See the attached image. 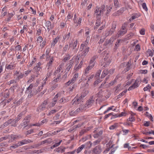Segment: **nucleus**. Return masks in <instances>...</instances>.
I'll list each match as a JSON object with an SVG mask.
<instances>
[{"label": "nucleus", "mask_w": 154, "mask_h": 154, "mask_svg": "<svg viewBox=\"0 0 154 154\" xmlns=\"http://www.w3.org/2000/svg\"><path fill=\"white\" fill-rule=\"evenodd\" d=\"M82 100V97H79L78 94H77L72 101V105H75L80 103L83 102Z\"/></svg>", "instance_id": "f257e3e1"}, {"label": "nucleus", "mask_w": 154, "mask_h": 154, "mask_svg": "<svg viewBox=\"0 0 154 154\" xmlns=\"http://www.w3.org/2000/svg\"><path fill=\"white\" fill-rule=\"evenodd\" d=\"M78 73H75L72 79L69 80L68 82H67L66 83V85H69L71 83H74L76 80V79L78 78Z\"/></svg>", "instance_id": "f03ea898"}, {"label": "nucleus", "mask_w": 154, "mask_h": 154, "mask_svg": "<svg viewBox=\"0 0 154 154\" xmlns=\"http://www.w3.org/2000/svg\"><path fill=\"white\" fill-rule=\"evenodd\" d=\"M26 94H27V97L30 98L32 97L33 95L36 94H37V92H35L34 89L32 91L26 90Z\"/></svg>", "instance_id": "7ed1b4c3"}, {"label": "nucleus", "mask_w": 154, "mask_h": 154, "mask_svg": "<svg viewBox=\"0 0 154 154\" xmlns=\"http://www.w3.org/2000/svg\"><path fill=\"white\" fill-rule=\"evenodd\" d=\"M30 119V116H29L26 117L23 121V122L21 123V125H24L25 127L26 126L29 122Z\"/></svg>", "instance_id": "20e7f679"}, {"label": "nucleus", "mask_w": 154, "mask_h": 154, "mask_svg": "<svg viewBox=\"0 0 154 154\" xmlns=\"http://www.w3.org/2000/svg\"><path fill=\"white\" fill-rule=\"evenodd\" d=\"M102 151L101 147L100 146H96L93 149L92 152L93 154H99Z\"/></svg>", "instance_id": "39448f33"}, {"label": "nucleus", "mask_w": 154, "mask_h": 154, "mask_svg": "<svg viewBox=\"0 0 154 154\" xmlns=\"http://www.w3.org/2000/svg\"><path fill=\"white\" fill-rule=\"evenodd\" d=\"M139 81L138 80H136L134 84L129 88H128V90L131 91L132 89H134L138 87L139 86Z\"/></svg>", "instance_id": "423d86ee"}, {"label": "nucleus", "mask_w": 154, "mask_h": 154, "mask_svg": "<svg viewBox=\"0 0 154 154\" xmlns=\"http://www.w3.org/2000/svg\"><path fill=\"white\" fill-rule=\"evenodd\" d=\"M101 140L100 139H98L94 141L93 143H91L90 141H88L87 142V143L90 144V145L89 146H88V148H90L92 145L93 146H95L99 144L101 141Z\"/></svg>", "instance_id": "0eeeda50"}, {"label": "nucleus", "mask_w": 154, "mask_h": 154, "mask_svg": "<svg viewBox=\"0 0 154 154\" xmlns=\"http://www.w3.org/2000/svg\"><path fill=\"white\" fill-rule=\"evenodd\" d=\"M32 142V141L31 140H22L21 141H20L19 142H18V145H19L20 146L23 145L25 144Z\"/></svg>", "instance_id": "6e6552de"}, {"label": "nucleus", "mask_w": 154, "mask_h": 154, "mask_svg": "<svg viewBox=\"0 0 154 154\" xmlns=\"http://www.w3.org/2000/svg\"><path fill=\"white\" fill-rule=\"evenodd\" d=\"M109 54H107L106 55V56L104 58V60L106 62V64L105 65H103V67H105L106 65H108L109 64L110 62V59H108Z\"/></svg>", "instance_id": "1a4fd4ad"}, {"label": "nucleus", "mask_w": 154, "mask_h": 154, "mask_svg": "<svg viewBox=\"0 0 154 154\" xmlns=\"http://www.w3.org/2000/svg\"><path fill=\"white\" fill-rule=\"evenodd\" d=\"M93 96H92L91 97L90 99H89L87 102L86 105L88 107L91 106L94 103V100H93Z\"/></svg>", "instance_id": "9d476101"}, {"label": "nucleus", "mask_w": 154, "mask_h": 154, "mask_svg": "<svg viewBox=\"0 0 154 154\" xmlns=\"http://www.w3.org/2000/svg\"><path fill=\"white\" fill-rule=\"evenodd\" d=\"M25 112H23L20 113L17 116V117L14 119V122H17L19 120H20L22 118V116L24 114Z\"/></svg>", "instance_id": "9b49d317"}, {"label": "nucleus", "mask_w": 154, "mask_h": 154, "mask_svg": "<svg viewBox=\"0 0 154 154\" xmlns=\"http://www.w3.org/2000/svg\"><path fill=\"white\" fill-rule=\"evenodd\" d=\"M109 72L107 69H104L102 72L100 78L102 79L105 77L107 75L109 74Z\"/></svg>", "instance_id": "f8f14e48"}, {"label": "nucleus", "mask_w": 154, "mask_h": 154, "mask_svg": "<svg viewBox=\"0 0 154 154\" xmlns=\"http://www.w3.org/2000/svg\"><path fill=\"white\" fill-rule=\"evenodd\" d=\"M112 39L110 38V39L108 40H106L104 42V45L105 46H107L108 45L112 46V45L113 42V41H112Z\"/></svg>", "instance_id": "ddd939ff"}, {"label": "nucleus", "mask_w": 154, "mask_h": 154, "mask_svg": "<svg viewBox=\"0 0 154 154\" xmlns=\"http://www.w3.org/2000/svg\"><path fill=\"white\" fill-rule=\"evenodd\" d=\"M14 119H10L5 122L3 125L4 127H6L9 124L12 123V121H14Z\"/></svg>", "instance_id": "4468645a"}, {"label": "nucleus", "mask_w": 154, "mask_h": 154, "mask_svg": "<svg viewBox=\"0 0 154 154\" xmlns=\"http://www.w3.org/2000/svg\"><path fill=\"white\" fill-rule=\"evenodd\" d=\"M59 39V37L57 36L53 40V41L51 43V45L52 47L54 46L55 45V44L58 42Z\"/></svg>", "instance_id": "2eb2a0df"}, {"label": "nucleus", "mask_w": 154, "mask_h": 154, "mask_svg": "<svg viewBox=\"0 0 154 154\" xmlns=\"http://www.w3.org/2000/svg\"><path fill=\"white\" fill-rule=\"evenodd\" d=\"M122 65H126L127 66V67L126 68L125 71H128L130 68V63H129V62H128L127 63H124L122 64Z\"/></svg>", "instance_id": "dca6fc26"}, {"label": "nucleus", "mask_w": 154, "mask_h": 154, "mask_svg": "<svg viewBox=\"0 0 154 154\" xmlns=\"http://www.w3.org/2000/svg\"><path fill=\"white\" fill-rule=\"evenodd\" d=\"M72 64L73 61L71 60L70 61L69 63L68 64H67V66L66 69V70H67L68 71H69L72 67Z\"/></svg>", "instance_id": "f3484780"}, {"label": "nucleus", "mask_w": 154, "mask_h": 154, "mask_svg": "<svg viewBox=\"0 0 154 154\" xmlns=\"http://www.w3.org/2000/svg\"><path fill=\"white\" fill-rule=\"evenodd\" d=\"M46 26L47 27V29L49 31L52 29L51 23L50 21H48L46 23Z\"/></svg>", "instance_id": "a211bd4d"}, {"label": "nucleus", "mask_w": 154, "mask_h": 154, "mask_svg": "<svg viewBox=\"0 0 154 154\" xmlns=\"http://www.w3.org/2000/svg\"><path fill=\"white\" fill-rule=\"evenodd\" d=\"M47 104V102L46 100H45L43 103L42 105L39 106V109L42 110H43L45 107V105Z\"/></svg>", "instance_id": "6ab92c4d"}, {"label": "nucleus", "mask_w": 154, "mask_h": 154, "mask_svg": "<svg viewBox=\"0 0 154 154\" xmlns=\"http://www.w3.org/2000/svg\"><path fill=\"white\" fill-rule=\"evenodd\" d=\"M89 47L86 48L85 49L82 53L81 56H85L86 55L89 51Z\"/></svg>", "instance_id": "aec40b11"}, {"label": "nucleus", "mask_w": 154, "mask_h": 154, "mask_svg": "<svg viewBox=\"0 0 154 154\" xmlns=\"http://www.w3.org/2000/svg\"><path fill=\"white\" fill-rule=\"evenodd\" d=\"M65 148L62 149L61 147H58L55 150V151L58 152L63 153L65 152Z\"/></svg>", "instance_id": "412c9836"}, {"label": "nucleus", "mask_w": 154, "mask_h": 154, "mask_svg": "<svg viewBox=\"0 0 154 154\" xmlns=\"http://www.w3.org/2000/svg\"><path fill=\"white\" fill-rule=\"evenodd\" d=\"M95 14L98 16H100L102 14H103L100 11V8H96L95 11Z\"/></svg>", "instance_id": "4be33fe9"}, {"label": "nucleus", "mask_w": 154, "mask_h": 154, "mask_svg": "<svg viewBox=\"0 0 154 154\" xmlns=\"http://www.w3.org/2000/svg\"><path fill=\"white\" fill-rule=\"evenodd\" d=\"M51 72H48L47 73L46 78L44 79V84H45L46 83V81H47V80H48V78L50 77V76H51Z\"/></svg>", "instance_id": "5701e85b"}, {"label": "nucleus", "mask_w": 154, "mask_h": 154, "mask_svg": "<svg viewBox=\"0 0 154 154\" xmlns=\"http://www.w3.org/2000/svg\"><path fill=\"white\" fill-rule=\"evenodd\" d=\"M88 93V91L84 90L81 94V96L80 97H82V98L83 99V98L85 97Z\"/></svg>", "instance_id": "b1692460"}, {"label": "nucleus", "mask_w": 154, "mask_h": 154, "mask_svg": "<svg viewBox=\"0 0 154 154\" xmlns=\"http://www.w3.org/2000/svg\"><path fill=\"white\" fill-rule=\"evenodd\" d=\"M127 32V30H121L118 33V36L120 37L121 35H122L125 34Z\"/></svg>", "instance_id": "393cba45"}, {"label": "nucleus", "mask_w": 154, "mask_h": 154, "mask_svg": "<svg viewBox=\"0 0 154 154\" xmlns=\"http://www.w3.org/2000/svg\"><path fill=\"white\" fill-rule=\"evenodd\" d=\"M70 36V32H69L67 34L64 35L63 37V40L65 41L66 39L68 40Z\"/></svg>", "instance_id": "a878e982"}, {"label": "nucleus", "mask_w": 154, "mask_h": 154, "mask_svg": "<svg viewBox=\"0 0 154 154\" xmlns=\"http://www.w3.org/2000/svg\"><path fill=\"white\" fill-rule=\"evenodd\" d=\"M41 63H38L37 65L34 67V69H35L36 72L39 71L40 69V66Z\"/></svg>", "instance_id": "bb28decb"}, {"label": "nucleus", "mask_w": 154, "mask_h": 154, "mask_svg": "<svg viewBox=\"0 0 154 154\" xmlns=\"http://www.w3.org/2000/svg\"><path fill=\"white\" fill-rule=\"evenodd\" d=\"M54 59L53 57L50 58L49 60V61L48 63L47 66H48V69H49L50 66H51L53 62L54 61Z\"/></svg>", "instance_id": "cd10ccee"}, {"label": "nucleus", "mask_w": 154, "mask_h": 154, "mask_svg": "<svg viewBox=\"0 0 154 154\" xmlns=\"http://www.w3.org/2000/svg\"><path fill=\"white\" fill-rule=\"evenodd\" d=\"M85 146V145L83 144L81 146H79L78 149L76 150V152L77 153H79L84 148Z\"/></svg>", "instance_id": "c85d7f7f"}, {"label": "nucleus", "mask_w": 154, "mask_h": 154, "mask_svg": "<svg viewBox=\"0 0 154 154\" xmlns=\"http://www.w3.org/2000/svg\"><path fill=\"white\" fill-rule=\"evenodd\" d=\"M128 24L126 23H124L122 25V27L121 29V30H127L126 28Z\"/></svg>", "instance_id": "c756f323"}, {"label": "nucleus", "mask_w": 154, "mask_h": 154, "mask_svg": "<svg viewBox=\"0 0 154 154\" xmlns=\"http://www.w3.org/2000/svg\"><path fill=\"white\" fill-rule=\"evenodd\" d=\"M62 65H60L57 68V69L55 71V73H58L60 72L61 70L62 69Z\"/></svg>", "instance_id": "7c9ffc66"}, {"label": "nucleus", "mask_w": 154, "mask_h": 154, "mask_svg": "<svg viewBox=\"0 0 154 154\" xmlns=\"http://www.w3.org/2000/svg\"><path fill=\"white\" fill-rule=\"evenodd\" d=\"M35 76L34 75H32L31 76V78L28 80L27 82L30 83L35 79Z\"/></svg>", "instance_id": "2f4dec72"}, {"label": "nucleus", "mask_w": 154, "mask_h": 154, "mask_svg": "<svg viewBox=\"0 0 154 154\" xmlns=\"http://www.w3.org/2000/svg\"><path fill=\"white\" fill-rule=\"evenodd\" d=\"M58 85L56 83L54 84L53 86L51 87L50 89L51 91H52L56 88L58 87Z\"/></svg>", "instance_id": "473e14b6"}, {"label": "nucleus", "mask_w": 154, "mask_h": 154, "mask_svg": "<svg viewBox=\"0 0 154 154\" xmlns=\"http://www.w3.org/2000/svg\"><path fill=\"white\" fill-rule=\"evenodd\" d=\"M82 64H83V62L82 61H81L78 66H76V65H75V69L77 70L79 68H81V66H82Z\"/></svg>", "instance_id": "72a5a7b5"}, {"label": "nucleus", "mask_w": 154, "mask_h": 154, "mask_svg": "<svg viewBox=\"0 0 154 154\" xmlns=\"http://www.w3.org/2000/svg\"><path fill=\"white\" fill-rule=\"evenodd\" d=\"M45 84H44V83H43L42 84V85L40 87H39L37 90H35V89L34 90L35 92H37V93L38 92H40L43 88V85H45Z\"/></svg>", "instance_id": "f704fd0d"}, {"label": "nucleus", "mask_w": 154, "mask_h": 154, "mask_svg": "<svg viewBox=\"0 0 154 154\" xmlns=\"http://www.w3.org/2000/svg\"><path fill=\"white\" fill-rule=\"evenodd\" d=\"M134 35V34L130 32V33L128 34L127 35V38L128 39H130Z\"/></svg>", "instance_id": "c9c22d12"}, {"label": "nucleus", "mask_w": 154, "mask_h": 154, "mask_svg": "<svg viewBox=\"0 0 154 154\" xmlns=\"http://www.w3.org/2000/svg\"><path fill=\"white\" fill-rule=\"evenodd\" d=\"M101 72V70H98L95 74V76L97 77V78L99 77L100 74Z\"/></svg>", "instance_id": "e433bc0d"}, {"label": "nucleus", "mask_w": 154, "mask_h": 154, "mask_svg": "<svg viewBox=\"0 0 154 154\" xmlns=\"http://www.w3.org/2000/svg\"><path fill=\"white\" fill-rule=\"evenodd\" d=\"M105 6L104 5H103L101 6L100 8V11L102 13H103V12L105 11Z\"/></svg>", "instance_id": "4c0bfd02"}, {"label": "nucleus", "mask_w": 154, "mask_h": 154, "mask_svg": "<svg viewBox=\"0 0 154 154\" xmlns=\"http://www.w3.org/2000/svg\"><path fill=\"white\" fill-rule=\"evenodd\" d=\"M111 32V31H110V30H109V31H108V30L106 31V33H105V36H107L108 35H111L112 34V33Z\"/></svg>", "instance_id": "58836bf2"}, {"label": "nucleus", "mask_w": 154, "mask_h": 154, "mask_svg": "<svg viewBox=\"0 0 154 154\" xmlns=\"http://www.w3.org/2000/svg\"><path fill=\"white\" fill-rule=\"evenodd\" d=\"M91 69L90 67L89 66L88 67L85 69L84 75H86L88 73V71Z\"/></svg>", "instance_id": "ea45409f"}, {"label": "nucleus", "mask_w": 154, "mask_h": 154, "mask_svg": "<svg viewBox=\"0 0 154 154\" xmlns=\"http://www.w3.org/2000/svg\"><path fill=\"white\" fill-rule=\"evenodd\" d=\"M60 76L61 75L60 74H58L57 76V78L53 81L52 83L53 84L55 82H57L59 80V78L60 77Z\"/></svg>", "instance_id": "a19ab883"}, {"label": "nucleus", "mask_w": 154, "mask_h": 154, "mask_svg": "<svg viewBox=\"0 0 154 154\" xmlns=\"http://www.w3.org/2000/svg\"><path fill=\"white\" fill-rule=\"evenodd\" d=\"M77 44L78 42L77 40L75 41L73 43V49H74L75 48L77 45Z\"/></svg>", "instance_id": "79ce46f5"}, {"label": "nucleus", "mask_w": 154, "mask_h": 154, "mask_svg": "<svg viewBox=\"0 0 154 154\" xmlns=\"http://www.w3.org/2000/svg\"><path fill=\"white\" fill-rule=\"evenodd\" d=\"M45 143H47V144H49L51 143L52 141V140L51 138H49L45 140Z\"/></svg>", "instance_id": "37998d69"}, {"label": "nucleus", "mask_w": 154, "mask_h": 154, "mask_svg": "<svg viewBox=\"0 0 154 154\" xmlns=\"http://www.w3.org/2000/svg\"><path fill=\"white\" fill-rule=\"evenodd\" d=\"M124 148H128V149H130L131 147V146H129V144L128 143H126L124 145Z\"/></svg>", "instance_id": "c03bdc74"}, {"label": "nucleus", "mask_w": 154, "mask_h": 154, "mask_svg": "<svg viewBox=\"0 0 154 154\" xmlns=\"http://www.w3.org/2000/svg\"><path fill=\"white\" fill-rule=\"evenodd\" d=\"M142 7L146 11H147L148 10L147 8L146 7V3H143L142 4Z\"/></svg>", "instance_id": "a18cd8bd"}, {"label": "nucleus", "mask_w": 154, "mask_h": 154, "mask_svg": "<svg viewBox=\"0 0 154 154\" xmlns=\"http://www.w3.org/2000/svg\"><path fill=\"white\" fill-rule=\"evenodd\" d=\"M96 57H97L96 56H94L93 57H92L91 58V59L90 61V62L94 63V61L95 60L96 58Z\"/></svg>", "instance_id": "49530a36"}, {"label": "nucleus", "mask_w": 154, "mask_h": 154, "mask_svg": "<svg viewBox=\"0 0 154 154\" xmlns=\"http://www.w3.org/2000/svg\"><path fill=\"white\" fill-rule=\"evenodd\" d=\"M35 58H33L31 62H30V63H29V64L28 65V66L29 67H31V66L33 63H35Z\"/></svg>", "instance_id": "de8ad7c7"}, {"label": "nucleus", "mask_w": 154, "mask_h": 154, "mask_svg": "<svg viewBox=\"0 0 154 154\" xmlns=\"http://www.w3.org/2000/svg\"><path fill=\"white\" fill-rule=\"evenodd\" d=\"M53 134L52 133V132H49L47 133L46 134H44V135H45L46 136H45V137H47L50 136H51L53 135Z\"/></svg>", "instance_id": "09e8293b"}, {"label": "nucleus", "mask_w": 154, "mask_h": 154, "mask_svg": "<svg viewBox=\"0 0 154 154\" xmlns=\"http://www.w3.org/2000/svg\"><path fill=\"white\" fill-rule=\"evenodd\" d=\"M88 130H89L88 129L87 130L83 129V130H82L80 132V135H82L84 133H86Z\"/></svg>", "instance_id": "8fccbe9b"}, {"label": "nucleus", "mask_w": 154, "mask_h": 154, "mask_svg": "<svg viewBox=\"0 0 154 154\" xmlns=\"http://www.w3.org/2000/svg\"><path fill=\"white\" fill-rule=\"evenodd\" d=\"M14 68V66L13 65H9L6 67V68L8 69H13Z\"/></svg>", "instance_id": "3c124183"}, {"label": "nucleus", "mask_w": 154, "mask_h": 154, "mask_svg": "<svg viewBox=\"0 0 154 154\" xmlns=\"http://www.w3.org/2000/svg\"><path fill=\"white\" fill-rule=\"evenodd\" d=\"M43 40V38L41 36H39L38 38L37 39V41L38 42L41 43Z\"/></svg>", "instance_id": "603ef678"}, {"label": "nucleus", "mask_w": 154, "mask_h": 154, "mask_svg": "<svg viewBox=\"0 0 154 154\" xmlns=\"http://www.w3.org/2000/svg\"><path fill=\"white\" fill-rule=\"evenodd\" d=\"M147 53L149 54V55L150 56H152L153 55V53L152 51L148 49L147 51Z\"/></svg>", "instance_id": "864d4df0"}, {"label": "nucleus", "mask_w": 154, "mask_h": 154, "mask_svg": "<svg viewBox=\"0 0 154 154\" xmlns=\"http://www.w3.org/2000/svg\"><path fill=\"white\" fill-rule=\"evenodd\" d=\"M140 34L142 35H144L145 34V29H142L140 31Z\"/></svg>", "instance_id": "5fc2aeb1"}, {"label": "nucleus", "mask_w": 154, "mask_h": 154, "mask_svg": "<svg viewBox=\"0 0 154 154\" xmlns=\"http://www.w3.org/2000/svg\"><path fill=\"white\" fill-rule=\"evenodd\" d=\"M100 20L98 19L96 21L95 25L96 26H98L100 25Z\"/></svg>", "instance_id": "6e6d98bb"}, {"label": "nucleus", "mask_w": 154, "mask_h": 154, "mask_svg": "<svg viewBox=\"0 0 154 154\" xmlns=\"http://www.w3.org/2000/svg\"><path fill=\"white\" fill-rule=\"evenodd\" d=\"M114 5L116 7H118L119 5V3L118 2V1L117 0H114Z\"/></svg>", "instance_id": "4d7b16f0"}, {"label": "nucleus", "mask_w": 154, "mask_h": 154, "mask_svg": "<svg viewBox=\"0 0 154 154\" xmlns=\"http://www.w3.org/2000/svg\"><path fill=\"white\" fill-rule=\"evenodd\" d=\"M33 87V84H31L27 88V90H32V89Z\"/></svg>", "instance_id": "13d9d810"}, {"label": "nucleus", "mask_w": 154, "mask_h": 154, "mask_svg": "<svg viewBox=\"0 0 154 154\" xmlns=\"http://www.w3.org/2000/svg\"><path fill=\"white\" fill-rule=\"evenodd\" d=\"M135 120V118L134 117L132 116L131 118H129L128 119H127L128 121H129L130 122H133Z\"/></svg>", "instance_id": "bf43d9fd"}, {"label": "nucleus", "mask_w": 154, "mask_h": 154, "mask_svg": "<svg viewBox=\"0 0 154 154\" xmlns=\"http://www.w3.org/2000/svg\"><path fill=\"white\" fill-rule=\"evenodd\" d=\"M19 136H17L15 135H11V138L12 139H13L14 140L15 139H16Z\"/></svg>", "instance_id": "052dcab7"}, {"label": "nucleus", "mask_w": 154, "mask_h": 154, "mask_svg": "<svg viewBox=\"0 0 154 154\" xmlns=\"http://www.w3.org/2000/svg\"><path fill=\"white\" fill-rule=\"evenodd\" d=\"M67 101V100L64 99L63 98H62L59 101V103H62L63 102V103H65Z\"/></svg>", "instance_id": "680f3d73"}, {"label": "nucleus", "mask_w": 154, "mask_h": 154, "mask_svg": "<svg viewBox=\"0 0 154 154\" xmlns=\"http://www.w3.org/2000/svg\"><path fill=\"white\" fill-rule=\"evenodd\" d=\"M60 115L59 113H57L56 116L54 117L53 119L54 120H57L59 119Z\"/></svg>", "instance_id": "e2e57ef3"}, {"label": "nucleus", "mask_w": 154, "mask_h": 154, "mask_svg": "<svg viewBox=\"0 0 154 154\" xmlns=\"http://www.w3.org/2000/svg\"><path fill=\"white\" fill-rule=\"evenodd\" d=\"M57 112V111L56 110L54 109V110H51L49 113L48 115H51V114H53V113H55Z\"/></svg>", "instance_id": "0e129e2a"}, {"label": "nucleus", "mask_w": 154, "mask_h": 154, "mask_svg": "<svg viewBox=\"0 0 154 154\" xmlns=\"http://www.w3.org/2000/svg\"><path fill=\"white\" fill-rule=\"evenodd\" d=\"M68 48V45L67 44L66 45L65 47L63 48V51L66 52Z\"/></svg>", "instance_id": "69168bd1"}, {"label": "nucleus", "mask_w": 154, "mask_h": 154, "mask_svg": "<svg viewBox=\"0 0 154 154\" xmlns=\"http://www.w3.org/2000/svg\"><path fill=\"white\" fill-rule=\"evenodd\" d=\"M115 70L114 69H111L109 71H108L109 74V75L112 74L114 72Z\"/></svg>", "instance_id": "338daca9"}, {"label": "nucleus", "mask_w": 154, "mask_h": 154, "mask_svg": "<svg viewBox=\"0 0 154 154\" xmlns=\"http://www.w3.org/2000/svg\"><path fill=\"white\" fill-rule=\"evenodd\" d=\"M116 149L115 148H113L111 150V152H110L109 153V154H113L116 151Z\"/></svg>", "instance_id": "774afa93"}]
</instances>
